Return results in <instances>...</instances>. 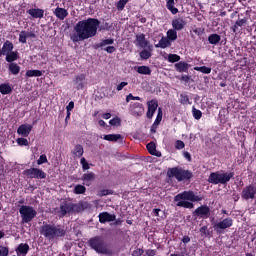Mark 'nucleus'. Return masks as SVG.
Returning a JSON list of instances; mask_svg holds the SVG:
<instances>
[{
	"instance_id": "nucleus-49",
	"label": "nucleus",
	"mask_w": 256,
	"mask_h": 256,
	"mask_svg": "<svg viewBox=\"0 0 256 256\" xmlns=\"http://www.w3.org/2000/svg\"><path fill=\"white\" fill-rule=\"evenodd\" d=\"M80 163L82 165L83 171L89 170V162H87V159H85V157L81 158Z\"/></svg>"
},
{
	"instance_id": "nucleus-54",
	"label": "nucleus",
	"mask_w": 256,
	"mask_h": 256,
	"mask_svg": "<svg viewBox=\"0 0 256 256\" xmlns=\"http://www.w3.org/2000/svg\"><path fill=\"white\" fill-rule=\"evenodd\" d=\"M81 205L72 203V213H81Z\"/></svg>"
},
{
	"instance_id": "nucleus-32",
	"label": "nucleus",
	"mask_w": 256,
	"mask_h": 256,
	"mask_svg": "<svg viewBox=\"0 0 256 256\" xmlns=\"http://www.w3.org/2000/svg\"><path fill=\"white\" fill-rule=\"evenodd\" d=\"M103 139L105 141L117 142L119 139H123V136L121 134H107L104 135Z\"/></svg>"
},
{
	"instance_id": "nucleus-7",
	"label": "nucleus",
	"mask_w": 256,
	"mask_h": 256,
	"mask_svg": "<svg viewBox=\"0 0 256 256\" xmlns=\"http://www.w3.org/2000/svg\"><path fill=\"white\" fill-rule=\"evenodd\" d=\"M22 223H31L37 217V210L33 206L22 205L19 209Z\"/></svg>"
},
{
	"instance_id": "nucleus-15",
	"label": "nucleus",
	"mask_w": 256,
	"mask_h": 256,
	"mask_svg": "<svg viewBox=\"0 0 256 256\" xmlns=\"http://www.w3.org/2000/svg\"><path fill=\"white\" fill-rule=\"evenodd\" d=\"M31 131H33V126L31 124H22L17 129L18 135H22V137H29Z\"/></svg>"
},
{
	"instance_id": "nucleus-33",
	"label": "nucleus",
	"mask_w": 256,
	"mask_h": 256,
	"mask_svg": "<svg viewBox=\"0 0 256 256\" xmlns=\"http://www.w3.org/2000/svg\"><path fill=\"white\" fill-rule=\"evenodd\" d=\"M16 251L17 253H21L22 255H27V253H29V244L27 243L19 244Z\"/></svg>"
},
{
	"instance_id": "nucleus-24",
	"label": "nucleus",
	"mask_w": 256,
	"mask_h": 256,
	"mask_svg": "<svg viewBox=\"0 0 256 256\" xmlns=\"http://www.w3.org/2000/svg\"><path fill=\"white\" fill-rule=\"evenodd\" d=\"M82 181L84 182V185L89 187L93 181H95V173L89 172L86 174H83Z\"/></svg>"
},
{
	"instance_id": "nucleus-48",
	"label": "nucleus",
	"mask_w": 256,
	"mask_h": 256,
	"mask_svg": "<svg viewBox=\"0 0 256 256\" xmlns=\"http://www.w3.org/2000/svg\"><path fill=\"white\" fill-rule=\"evenodd\" d=\"M107 195H113V190H109V189H102L98 192V196L99 197H105Z\"/></svg>"
},
{
	"instance_id": "nucleus-28",
	"label": "nucleus",
	"mask_w": 256,
	"mask_h": 256,
	"mask_svg": "<svg viewBox=\"0 0 256 256\" xmlns=\"http://www.w3.org/2000/svg\"><path fill=\"white\" fill-rule=\"evenodd\" d=\"M113 43H115V40L113 38L104 39L100 43L95 44L94 49H103L105 45H113Z\"/></svg>"
},
{
	"instance_id": "nucleus-42",
	"label": "nucleus",
	"mask_w": 256,
	"mask_h": 256,
	"mask_svg": "<svg viewBox=\"0 0 256 256\" xmlns=\"http://www.w3.org/2000/svg\"><path fill=\"white\" fill-rule=\"evenodd\" d=\"M192 114L194 119H196L197 121H199V119H201V117H203V112H201V110L195 108V106L192 107Z\"/></svg>"
},
{
	"instance_id": "nucleus-12",
	"label": "nucleus",
	"mask_w": 256,
	"mask_h": 256,
	"mask_svg": "<svg viewBox=\"0 0 256 256\" xmlns=\"http://www.w3.org/2000/svg\"><path fill=\"white\" fill-rule=\"evenodd\" d=\"M135 44L138 45V47H141V49H149L150 51H153V45L149 43L147 38H145V34L143 33L136 35Z\"/></svg>"
},
{
	"instance_id": "nucleus-4",
	"label": "nucleus",
	"mask_w": 256,
	"mask_h": 256,
	"mask_svg": "<svg viewBox=\"0 0 256 256\" xmlns=\"http://www.w3.org/2000/svg\"><path fill=\"white\" fill-rule=\"evenodd\" d=\"M90 249L99 255H113V250L105 243V239L101 236H94L88 240Z\"/></svg>"
},
{
	"instance_id": "nucleus-36",
	"label": "nucleus",
	"mask_w": 256,
	"mask_h": 256,
	"mask_svg": "<svg viewBox=\"0 0 256 256\" xmlns=\"http://www.w3.org/2000/svg\"><path fill=\"white\" fill-rule=\"evenodd\" d=\"M179 102L181 103V105H191V100H189V95H187L186 93H182L180 94V99Z\"/></svg>"
},
{
	"instance_id": "nucleus-10",
	"label": "nucleus",
	"mask_w": 256,
	"mask_h": 256,
	"mask_svg": "<svg viewBox=\"0 0 256 256\" xmlns=\"http://www.w3.org/2000/svg\"><path fill=\"white\" fill-rule=\"evenodd\" d=\"M23 175L28 179H47V173L39 168L25 169Z\"/></svg>"
},
{
	"instance_id": "nucleus-14",
	"label": "nucleus",
	"mask_w": 256,
	"mask_h": 256,
	"mask_svg": "<svg viewBox=\"0 0 256 256\" xmlns=\"http://www.w3.org/2000/svg\"><path fill=\"white\" fill-rule=\"evenodd\" d=\"M85 80H86L85 74L77 75L74 78L73 81H74L75 89H77V91H81V89H85Z\"/></svg>"
},
{
	"instance_id": "nucleus-23",
	"label": "nucleus",
	"mask_w": 256,
	"mask_h": 256,
	"mask_svg": "<svg viewBox=\"0 0 256 256\" xmlns=\"http://www.w3.org/2000/svg\"><path fill=\"white\" fill-rule=\"evenodd\" d=\"M15 49V46L13 45V42L6 40L2 46V49H0L2 55H6L13 51Z\"/></svg>"
},
{
	"instance_id": "nucleus-51",
	"label": "nucleus",
	"mask_w": 256,
	"mask_h": 256,
	"mask_svg": "<svg viewBox=\"0 0 256 256\" xmlns=\"http://www.w3.org/2000/svg\"><path fill=\"white\" fill-rule=\"evenodd\" d=\"M47 155L42 154L40 155L39 159L37 160V165H43L44 163H47Z\"/></svg>"
},
{
	"instance_id": "nucleus-37",
	"label": "nucleus",
	"mask_w": 256,
	"mask_h": 256,
	"mask_svg": "<svg viewBox=\"0 0 256 256\" xmlns=\"http://www.w3.org/2000/svg\"><path fill=\"white\" fill-rule=\"evenodd\" d=\"M43 75V71L41 70H27L26 77H41Z\"/></svg>"
},
{
	"instance_id": "nucleus-27",
	"label": "nucleus",
	"mask_w": 256,
	"mask_h": 256,
	"mask_svg": "<svg viewBox=\"0 0 256 256\" xmlns=\"http://www.w3.org/2000/svg\"><path fill=\"white\" fill-rule=\"evenodd\" d=\"M83 153H85V150L83 149V145L81 144H77L72 150V155H74V157H77L78 159L83 157Z\"/></svg>"
},
{
	"instance_id": "nucleus-11",
	"label": "nucleus",
	"mask_w": 256,
	"mask_h": 256,
	"mask_svg": "<svg viewBox=\"0 0 256 256\" xmlns=\"http://www.w3.org/2000/svg\"><path fill=\"white\" fill-rule=\"evenodd\" d=\"M193 216L199 217V219H209L211 217V208L207 205H201L194 210Z\"/></svg>"
},
{
	"instance_id": "nucleus-62",
	"label": "nucleus",
	"mask_w": 256,
	"mask_h": 256,
	"mask_svg": "<svg viewBox=\"0 0 256 256\" xmlns=\"http://www.w3.org/2000/svg\"><path fill=\"white\" fill-rule=\"evenodd\" d=\"M109 29H111V24H109L108 22H106V23L104 24V26H102V27L100 28V31H109Z\"/></svg>"
},
{
	"instance_id": "nucleus-6",
	"label": "nucleus",
	"mask_w": 256,
	"mask_h": 256,
	"mask_svg": "<svg viewBox=\"0 0 256 256\" xmlns=\"http://www.w3.org/2000/svg\"><path fill=\"white\" fill-rule=\"evenodd\" d=\"M235 177V172H212L208 177V183L211 185H227Z\"/></svg>"
},
{
	"instance_id": "nucleus-56",
	"label": "nucleus",
	"mask_w": 256,
	"mask_h": 256,
	"mask_svg": "<svg viewBox=\"0 0 256 256\" xmlns=\"http://www.w3.org/2000/svg\"><path fill=\"white\" fill-rule=\"evenodd\" d=\"M127 4H124L122 0H119L117 3H116V8L118 9V11H123L125 9V6Z\"/></svg>"
},
{
	"instance_id": "nucleus-19",
	"label": "nucleus",
	"mask_w": 256,
	"mask_h": 256,
	"mask_svg": "<svg viewBox=\"0 0 256 256\" xmlns=\"http://www.w3.org/2000/svg\"><path fill=\"white\" fill-rule=\"evenodd\" d=\"M185 25H187V23L183 18H176L172 20V27L174 31H183V29H185Z\"/></svg>"
},
{
	"instance_id": "nucleus-9",
	"label": "nucleus",
	"mask_w": 256,
	"mask_h": 256,
	"mask_svg": "<svg viewBox=\"0 0 256 256\" xmlns=\"http://www.w3.org/2000/svg\"><path fill=\"white\" fill-rule=\"evenodd\" d=\"M241 199L243 201H253L256 199V185L249 184L246 185L241 192Z\"/></svg>"
},
{
	"instance_id": "nucleus-17",
	"label": "nucleus",
	"mask_w": 256,
	"mask_h": 256,
	"mask_svg": "<svg viewBox=\"0 0 256 256\" xmlns=\"http://www.w3.org/2000/svg\"><path fill=\"white\" fill-rule=\"evenodd\" d=\"M60 217H65V215H67V213H73V203L70 202H63L60 205Z\"/></svg>"
},
{
	"instance_id": "nucleus-57",
	"label": "nucleus",
	"mask_w": 256,
	"mask_h": 256,
	"mask_svg": "<svg viewBox=\"0 0 256 256\" xmlns=\"http://www.w3.org/2000/svg\"><path fill=\"white\" fill-rule=\"evenodd\" d=\"M79 204H80V209H81L82 211H85V209H88V208H89V203H88V202L80 201Z\"/></svg>"
},
{
	"instance_id": "nucleus-60",
	"label": "nucleus",
	"mask_w": 256,
	"mask_h": 256,
	"mask_svg": "<svg viewBox=\"0 0 256 256\" xmlns=\"http://www.w3.org/2000/svg\"><path fill=\"white\" fill-rule=\"evenodd\" d=\"M127 85H129V83L127 82H121L120 84L117 85V91H123L124 87H127Z\"/></svg>"
},
{
	"instance_id": "nucleus-22",
	"label": "nucleus",
	"mask_w": 256,
	"mask_h": 256,
	"mask_svg": "<svg viewBox=\"0 0 256 256\" xmlns=\"http://www.w3.org/2000/svg\"><path fill=\"white\" fill-rule=\"evenodd\" d=\"M146 149L150 155H154L155 157H161V151H157V145L155 142H150L146 145Z\"/></svg>"
},
{
	"instance_id": "nucleus-59",
	"label": "nucleus",
	"mask_w": 256,
	"mask_h": 256,
	"mask_svg": "<svg viewBox=\"0 0 256 256\" xmlns=\"http://www.w3.org/2000/svg\"><path fill=\"white\" fill-rule=\"evenodd\" d=\"M104 51H107L108 53H115L117 51V48L115 46H107L104 48Z\"/></svg>"
},
{
	"instance_id": "nucleus-35",
	"label": "nucleus",
	"mask_w": 256,
	"mask_h": 256,
	"mask_svg": "<svg viewBox=\"0 0 256 256\" xmlns=\"http://www.w3.org/2000/svg\"><path fill=\"white\" fill-rule=\"evenodd\" d=\"M136 71L140 75H151V68L149 66H138Z\"/></svg>"
},
{
	"instance_id": "nucleus-1",
	"label": "nucleus",
	"mask_w": 256,
	"mask_h": 256,
	"mask_svg": "<svg viewBox=\"0 0 256 256\" xmlns=\"http://www.w3.org/2000/svg\"><path fill=\"white\" fill-rule=\"evenodd\" d=\"M101 25V21L97 18H88L80 20L74 27V31L78 33L80 39H91L97 35V30Z\"/></svg>"
},
{
	"instance_id": "nucleus-8",
	"label": "nucleus",
	"mask_w": 256,
	"mask_h": 256,
	"mask_svg": "<svg viewBox=\"0 0 256 256\" xmlns=\"http://www.w3.org/2000/svg\"><path fill=\"white\" fill-rule=\"evenodd\" d=\"M230 227H233V218L231 217H227L213 225V229L218 235L225 233V229H229Z\"/></svg>"
},
{
	"instance_id": "nucleus-5",
	"label": "nucleus",
	"mask_w": 256,
	"mask_h": 256,
	"mask_svg": "<svg viewBox=\"0 0 256 256\" xmlns=\"http://www.w3.org/2000/svg\"><path fill=\"white\" fill-rule=\"evenodd\" d=\"M168 177L171 179L173 177L181 183H191V179H193V172L191 170L184 169L183 167H173L169 168L167 171Z\"/></svg>"
},
{
	"instance_id": "nucleus-34",
	"label": "nucleus",
	"mask_w": 256,
	"mask_h": 256,
	"mask_svg": "<svg viewBox=\"0 0 256 256\" xmlns=\"http://www.w3.org/2000/svg\"><path fill=\"white\" fill-rule=\"evenodd\" d=\"M221 41V36L219 34H210L208 36V42L210 45H217Z\"/></svg>"
},
{
	"instance_id": "nucleus-31",
	"label": "nucleus",
	"mask_w": 256,
	"mask_h": 256,
	"mask_svg": "<svg viewBox=\"0 0 256 256\" xmlns=\"http://www.w3.org/2000/svg\"><path fill=\"white\" fill-rule=\"evenodd\" d=\"M13 92V88H11V85L7 83L0 84V93L2 95H9Z\"/></svg>"
},
{
	"instance_id": "nucleus-38",
	"label": "nucleus",
	"mask_w": 256,
	"mask_h": 256,
	"mask_svg": "<svg viewBox=\"0 0 256 256\" xmlns=\"http://www.w3.org/2000/svg\"><path fill=\"white\" fill-rule=\"evenodd\" d=\"M170 42L171 41H177V30L174 29H169L167 31V37H166Z\"/></svg>"
},
{
	"instance_id": "nucleus-47",
	"label": "nucleus",
	"mask_w": 256,
	"mask_h": 256,
	"mask_svg": "<svg viewBox=\"0 0 256 256\" xmlns=\"http://www.w3.org/2000/svg\"><path fill=\"white\" fill-rule=\"evenodd\" d=\"M19 43H27V31L23 30L20 32Z\"/></svg>"
},
{
	"instance_id": "nucleus-46",
	"label": "nucleus",
	"mask_w": 256,
	"mask_h": 256,
	"mask_svg": "<svg viewBox=\"0 0 256 256\" xmlns=\"http://www.w3.org/2000/svg\"><path fill=\"white\" fill-rule=\"evenodd\" d=\"M16 142L20 147H27L29 145V140H27V138H17Z\"/></svg>"
},
{
	"instance_id": "nucleus-20",
	"label": "nucleus",
	"mask_w": 256,
	"mask_h": 256,
	"mask_svg": "<svg viewBox=\"0 0 256 256\" xmlns=\"http://www.w3.org/2000/svg\"><path fill=\"white\" fill-rule=\"evenodd\" d=\"M54 15L59 19L60 21H64L65 18L69 17V12L65 8L57 7L54 10Z\"/></svg>"
},
{
	"instance_id": "nucleus-25",
	"label": "nucleus",
	"mask_w": 256,
	"mask_h": 256,
	"mask_svg": "<svg viewBox=\"0 0 256 256\" xmlns=\"http://www.w3.org/2000/svg\"><path fill=\"white\" fill-rule=\"evenodd\" d=\"M156 49H167V47H171V42L169 39L165 36H163L158 44H155Z\"/></svg>"
},
{
	"instance_id": "nucleus-29",
	"label": "nucleus",
	"mask_w": 256,
	"mask_h": 256,
	"mask_svg": "<svg viewBox=\"0 0 256 256\" xmlns=\"http://www.w3.org/2000/svg\"><path fill=\"white\" fill-rule=\"evenodd\" d=\"M5 56L7 63H14V61H17V59H19V54L17 53V51L13 50L11 52H8V54H6Z\"/></svg>"
},
{
	"instance_id": "nucleus-63",
	"label": "nucleus",
	"mask_w": 256,
	"mask_h": 256,
	"mask_svg": "<svg viewBox=\"0 0 256 256\" xmlns=\"http://www.w3.org/2000/svg\"><path fill=\"white\" fill-rule=\"evenodd\" d=\"M200 233H202L203 235H209V230H208L207 226H202L200 228Z\"/></svg>"
},
{
	"instance_id": "nucleus-21",
	"label": "nucleus",
	"mask_w": 256,
	"mask_h": 256,
	"mask_svg": "<svg viewBox=\"0 0 256 256\" xmlns=\"http://www.w3.org/2000/svg\"><path fill=\"white\" fill-rule=\"evenodd\" d=\"M189 67H191V65L185 61H180L175 64V69L178 73H189Z\"/></svg>"
},
{
	"instance_id": "nucleus-40",
	"label": "nucleus",
	"mask_w": 256,
	"mask_h": 256,
	"mask_svg": "<svg viewBox=\"0 0 256 256\" xmlns=\"http://www.w3.org/2000/svg\"><path fill=\"white\" fill-rule=\"evenodd\" d=\"M194 70L199 71L200 73H204V75H209V73H211V67L207 66H196Z\"/></svg>"
},
{
	"instance_id": "nucleus-43",
	"label": "nucleus",
	"mask_w": 256,
	"mask_h": 256,
	"mask_svg": "<svg viewBox=\"0 0 256 256\" xmlns=\"http://www.w3.org/2000/svg\"><path fill=\"white\" fill-rule=\"evenodd\" d=\"M168 61H169V63H177V62L181 61V56H179L177 54H169Z\"/></svg>"
},
{
	"instance_id": "nucleus-30",
	"label": "nucleus",
	"mask_w": 256,
	"mask_h": 256,
	"mask_svg": "<svg viewBox=\"0 0 256 256\" xmlns=\"http://www.w3.org/2000/svg\"><path fill=\"white\" fill-rule=\"evenodd\" d=\"M166 7L172 15H177L179 13V9L175 8V0H167Z\"/></svg>"
},
{
	"instance_id": "nucleus-41",
	"label": "nucleus",
	"mask_w": 256,
	"mask_h": 256,
	"mask_svg": "<svg viewBox=\"0 0 256 256\" xmlns=\"http://www.w3.org/2000/svg\"><path fill=\"white\" fill-rule=\"evenodd\" d=\"M151 51L153 50L143 49L140 52V58L143 59L144 61H147V59L151 58Z\"/></svg>"
},
{
	"instance_id": "nucleus-55",
	"label": "nucleus",
	"mask_w": 256,
	"mask_h": 256,
	"mask_svg": "<svg viewBox=\"0 0 256 256\" xmlns=\"http://www.w3.org/2000/svg\"><path fill=\"white\" fill-rule=\"evenodd\" d=\"M235 23L238 27H243L244 25H247V18L238 19Z\"/></svg>"
},
{
	"instance_id": "nucleus-26",
	"label": "nucleus",
	"mask_w": 256,
	"mask_h": 256,
	"mask_svg": "<svg viewBox=\"0 0 256 256\" xmlns=\"http://www.w3.org/2000/svg\"><path fill=\"white\" fill-rule=\"evenodd\" d=\"M8 71L12 75H19V73L21 72V66L15 62H12L8 66Z\"/></svg>"
},
{
	"instance_id": "nucleus-64",
	"label": "nucleus",
	"mask_w": 256,
	"mask_h": 256,
	"mask_svg": "<svg viewBox=\"0 0 256 256\" xmlns=\"http://www.w3.org/2000/svg\"><path fill=\"white\" fill-rule=\"evenodd\" d=\"M183 156L185 159H187V161L191 162V154L189 152H184Z\"/></svg>"
},
{
	"instance_id": "nucleus-18",
	"label": "nucleus",
	"mask_w": 256,
	"mask_h": 256,
	"mask_svg": "<svg viewBox=\"0 0 256 256\" xmlns=\"http://www.w3.org/2000/svg\"><path fill=\"white\" fill-rule=\"evenodd\" d=\"M28 15L33 17V19H43L45 15V10L41 8H32L27 10Z\"/></svg>"
},
{
	"instance_id": "nucleus-45",
	"label": "nucleus",
	"mask_w": 256,
	"mask_h": 256,
	"mask_svg": "<svg viewBox=\"0 0 256 256\" xmlns=\"http://www.w3.org/2000/svg\"><path fill=\"white\" fill-rule=\"evenodd\" d=\"M109 124H110L112 127H119V126L121 125V118H119V117L112 118V119L109 121Z\"/></svg>"
},
{
	"instance_id": "nucleus-53",
	"label": "nucleus",
	"mask_w": 256,
	"mask_h": 256,
	"mask_svg": "<svg viewBox=\"0 0 256 256\" xmlns=\"http://www.w3.org/2000/svg\"><path fill=\"white\" fill-rule=\"evenodd\" d=\"M71 39H72V41H73L74 43H77V42H79V41H85L87 38H81V36L79 35V33H76V35H73V36L71 37Z\"/></svg>"
},
{
	"instance_id": "nucleus-52",
	"label": "nucleus",
	"mask_w": 256,
	"mask_h": 256,
	"mask_svg": "<svg viewBox=\"0 0 256 256\" xmlns=\"http://www.w3.org/2000/svg\"><path fill=\"white\" fill-rule=\"evenodd\" d=\"M175 149H178V150L185 149V142H183L182 140H177L175 142Z\"/></svg>"
},
{
	"instance_id": "nucleus-39",
	"label": "nucleus",
	"mask_w": 256,
	"mask_h": 256,
	"mask_svg": "<svg viewBox=\"0 0 256 256\" xmlns=\"http://www.w3.org/2000/svg\"><path fill=\"white\" fill-rule=\"evenodd\" d=\"M85 191H87V188L81 184H77L74 187V193L75 195H83V193H85Z\"/></svg>"
},
{
	"instance_id": "nucleus-13",
	"label": "nucleus",
	"mask_w": 256,
	"mask_h": 256,
	"mask_svg": "<svg viewBox=\"0 0 256 256\" xmlns=\"http://www.w3.org/2000/svg\"><path fill=\"white\" fill-rule=\"evenodd\" d=\"M148 110L146 113L147 119H153L155 115V111H157V107H159V101L157 99H152L147 102Z\"/></svg>"
},
{
	"instance_id": "nucleus-2",
	"label": "nucleus",
	"mask_w": 256,
	"mask_h": 256,
	"mask_svg": "<svg viewBox=\"0 0 256 256\" xmlns=\"http://www.w3.org/2000/svg\"><path fill=\"white\" fill-rule=\"evenodd\" d=\"M199 201H203V196L195 195L193 190H185L174 196L176 207H183L184 209H193L195 207L193 203H199Z\"/></svg>"
},
{
	"instance_id": "nucleus-44",
	"label": "nucleus",
	"mask_w": 256,
	"mask_h": 256,
	"mask_svg": "<svg viewBox=\"0 0 256 256\" xmlns=\"http://www.w3.org/2000/svg\"><path fill=\"white\" fill-rule=\"evenodd\" d=\"M163 121V110L161 108H158V114L154 121V125H159Z\"/></svg>"
},
{
	"instance_id": "nucleus-3",
	"label": "nucleus",
	"mask_w": 256,
	"mask_h": 256,
	"mask_svg": "<svg viewBox=\"0 0 256 256\" xmlns=\"http://www.w3.org/2000/svg\"><path fill=\"white\" fill-rule=\"evenodd\" d=\"M40 233L49 241H53L55 239H61V237H65V235H67V230H65V227L61 225L44 224L41 227Z\"/></svg>"
},
{
	"instance_id": "nucleus-61",
	"label": "nucleus",
	"mask_w": 256,
	"mask_h": 256,
	"mask_svg": "<svg viewBox=\"0 0 256 256\" xmlns=\"http://www.w3.org/2000/svg\"><path fill=\"white\" fill-rule=\"evenodd\" d=\"M180 81H184V83H189V81H191V76H189V75H182L180 77Z\"/></svg>"
},
{
	"instance_id": "nucleus-50",
	"label": "nucleus",
	"mask_w": 256,
	"mask_h": 256,
	"mask_svg": "<svg viewBox=\"0 0 256 256\" xmlns=\"http://www.w3.org/2000/svg\"><path fill=\"white\" fill-rule=\"evenodd\" d=\"M0 256H9V248L0 245Z\"/></svg>"
},
{
	"instance_id": "nucleus-58",
	"label": "nucleus",
	"mask_w": 256,
	"mask_h": 256,
	"mask_svg": "<svg viewBox=\"0 0 256 256\" xmlns=\"http://www.w3.org/2000/svg\"><path fill=\"white\" fill-rule=\"evenodd\" d=\"M73 109H75V102L70 101L68 103V105L66 106V110H67V112H71V111H73Z\"/></svg>"
},
{
	"instance_id": "nucleus-16",
	"label": "nucleus",
	"mask_w": 256,
	"mask_h": 256,
	"mask_svg": "<svg viewBox=\"0 0 256 256\" xmlns=\"http://www.w3.org/2000/svg\"><path fill=\"white\" fill-rule=\"evenodd\" d=\"M98 217L100 223H111V221H115L117 219L115 214H110L109 212H101Z\"/></svg>"
}]
</instances>
